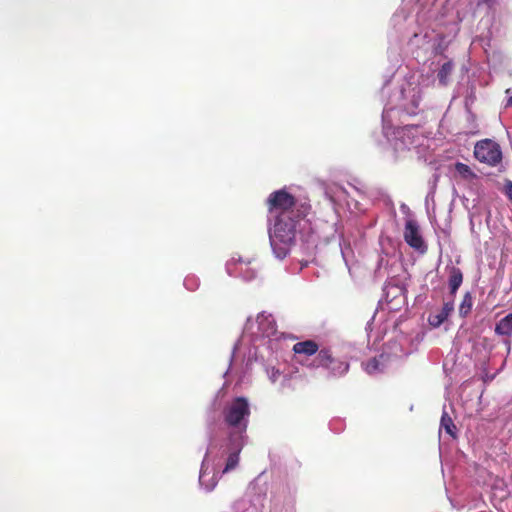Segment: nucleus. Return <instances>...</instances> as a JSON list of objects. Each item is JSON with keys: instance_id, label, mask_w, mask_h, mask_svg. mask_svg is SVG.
Wrapping results in <instances>:
<instances>
[{"instance_id": "nucleus-1", "label": "nucleus", "mask_w": 512, "mask_h": 512, "mask_svg": "<svg viewBox=\"0 0 512 512\" xmlns=\"http://www.w3.org/2000/svg\"><path fill=\"white\" fill-rule=\"evenodd\" d=\"M306 217L297 215H277L272 228L269 229V238L271 246L279 257H285L288 248L294 243L297 233V227L301 220Z\"/></svg>"}, {"instance_id": "nucleus-2", "label": "nucleus", "mask_w": 512, "mask_h": 512, "mask_svg": "<svg viewBox=\"0 0 512 512\" xmlns=\"http://www.w3.org/2000/svg\"><path fill=\"white\" fill-rule=\"evenodd\" d=\"M267 210L276 217L277 215H297L298 217H306L311 205L307 201L296 199L285 189L272 192L266 200Z\"/></svg>"}, {"instance_id": "nucleus-3", "label": "nucleus", "mask_w": 512, "mask_h": 512, "mask_svg": "<svg viewBox=\"0 0 512 512\" xmlns=\"http://www.w3.org/2000/svg\"><path fill=\"white\" fill-rule=\"evenodd\" d=\"M312 369H324L332 377H341L349 370V363L334 356L329 347H323L308 365Z\"/></svg>"}, {"instance_id": "nucleus-4", "label": "nucleus", "mask_w": 512, "mask_h": 512, "mask_svg": "<svg viewBox=\"0 0 512 512\" xmlns=\"http://www.w3.org/2000/svg\"><path fill=\"white\" fill-rule=\"evenodd\" d=\"M224 421L230 427L241 428L243 431L247 428L250 408L246 398H235L224 410Z\"/></svg>"}, {"instance_id": "nucleus-5", "label": "nucleus", "mask_w": 512, "mask_h": 512, "mask_svg": "<svg viewBox=\"0 0 512 512\" xmlns=\"http://www.w3.org/2000/svg\"><path fill=\"white\" fill-rule=\"evenodd\" d=\"M474 156L482 163L495 166L501 161L502 152L500 146L496 142L490 139H485L476 143Z\"/></svg>"}, {"instance_id": "nucleus-6", "label": "nucleus", "mask_w": 512, "mask_h": 512, "mask_svg": "<svg viewBox=\"0 0 512 512\" xmlns=\"http://www.w3.org/2000/svg\"><path fill=\"white\" fill-rule=\"evenodd\" d=\"M404 239L406 243L415 250L420 252L426 251V245L420 234L419 225L413 219L406 221L404 229Z\"/></svg>"}, {"instance_id": "nucleus-7", "label": "nucleus", "mask_w": 512, "mask_h": 512, "mask_svg": "<svg viewBox=\"0 0 512 512\" xmlns=\"http://www.w3.org/2000/svg\"><path fill=\"white\" fill-rule=\"evenodd\" d=\"M292 350L295 354L310 357L313 355L316 356L320 348L317 342H315L314 340H305L295 343L293 345Z\"/></svg>"}, {"instance_id": "nucleus-8", "label": "nucleus", "mask_w": 512, "mask_h": 512, "mask_svg": "<svg viewBox=\"0 0 512 512\" xmlns=\"http://www.w3.org/2000/svg\"><path fill=\"white\" fill-rule=\"evenodd\" d=\"M454 310L453 301L444 303L442 310L438 314L429 316V324L433 327H439L444 321L447 320L450 313Z\"/></svg>"}, {"instance_id": "nucleus-9", "label": "nucleus", "mask_w": 512, "mask_h": 512, "mask_svg": "<svg viewBox=\"0 0 512 512\" xmlns=\"http://www.w3.org/2000/svg\"><path fill=\"white\" fill-rule=\"evenodd\" d=\"M463 282V273L462 271L455 266L450 267L449 269V279L448 284L450 288V293L454 295L458 288L461 286Z\"/></svg>"}, {"instance_id": "nucleus-10", "label": "nucleus", "mask_w": 512, "mask_h": 512, "mask_svg": "<svg viewBox=\"0 0 512 512\" xmlns=\"http://www.w3.org/2000/svg\"><path fill=\"white\" fill-rule=\"evenodd\" d=\"M495 333L502 336L512 335V312L506 315L496 324Z\"/></svg>"}, {"instance_id": "nucleus-11", "label": "nucleus", "mask_w": 512, "mask_h": 512, "mask_svg": "<svg viewBox=\"0 0 512 512\" xmlns=\"http://www.w3.org/2000/svg\"><path fill=\"white\" fill-rule=\"evenodd\" d=\"M440 429H443L453 439L457 437V427L447 411H443L442 413Z\"/></svg>"}, {"instance_id": "nucleus-12", "label": "nucleus", "mask_w": 512, "mask_h": 512, "mask_svg": "<svg viewBox=\"0 0 512 512\" xmlns=\"http://www.w3.org/2000/svg\"><path fill=\"white\" fill-rule=\"evenodd\" d=\"M453 63L448 61L444 63L438 71L437 77L438 81L442 86H446L448 84L449 77L453 71Z\"/></svg>"}, {"instance_id": "nucleus-13", "label": "nucleus", "mask_w": 512, "mask_h": 512, "mask_svg": "<svg viewBox=\"0 0 512 512\" xmlns=\"http://www.w3.org/2000/svg\"><path fill=\"white\" fill-rule=\"evenodd\" d=\"M384 359V355H380L379 358L374 357L370 360H368L365 363V370L369 374H375L377 372L383 371V363L382 360Z\"/></svg>"}, {"instance_id": "nucleus-14", "label": "nucleus", "mask_w": 512, "mask_h": 512, "mask_svg": "<svg viewBox=\"0 0 512 512\" xmlns=\"http://www.w3.org/2000/svg\"><path fill=\"white\" fill-rule=\"evenodd\" d=\"M241 451V446H237V448L231 452L227 458L226 465L223 469V473H227L231 470H234L239 464V454Z\"/></svg>"}, {"instance_id": "nucleus-15", "label": "nucleus", "mask_w": 512, "mask_h": 512, "mask_svg": "<svg viewBox=\"0 0 512 512\" xmlns=\"http://www.w3.org/2000/svg\"><path fill=\"white\" fill-rule=\"evenodd\" d=\"M472 306H473V298H472L471 294L469 292H467L464 295L462 302L459 306L460 316L466 317L470 313Z\"/></svg>"}, {"instance_id": "nucleus-16", "label": "nucleus", "mask_w": 512, "mask_h": 512, "mask_svg": "<svg viewBox=\"0 0 512 512\" xmlns=\"http://www.w3.org/2000/svg\"><path fill=\"white\" fill-rule=\"evenodd\" d=\"M455 170L464 179H471L476 177L475 173L471 170V168L462 162H457L455 164Z\"/></svg>"}, {"instance_id": "nucleus-17", "label": "nucleus", "mask_w": 512, "mask_h": 512, "mask_svg": "<svg viewBox=\"0 0 512 512\" xmlns=\"http://www.w3.org/2000/svg\"><path fill=\"white\" fill-rule=\"evenodd\" d=\"M503 191H504V194L509 198V200L512 201V182L511 181H506Z\"/></svg>"}, {"instance_id": "nucleus-18", "label": "nucleus", "mask_w": 512, "mask_h": 512, "mask_svg": "<svg viewBox=\"0 0 512 512\" xmlns=\"http://www.w3.org/2000/svg\"><path fill=\"white\" fill-rule=\"evenodd\" d=\"M496 0H479L478 5L480 4H486V5H492Z\"/></svg>"}, {"instance_id": "nucleus-19", "label": "nucleus", "mask_w": 512, "mask_h": 512, "mask_svg": "<svg viewBox=\"0 0 512 512\" xmlns=\"http://www.w3.org/2000/svg\"><path fill=\"white\" fill-rule=\"evenodd\" d=\"M507 105L508 106H512V96L509 97L508 101H507Z\"/></svg>"}]
</instances>
